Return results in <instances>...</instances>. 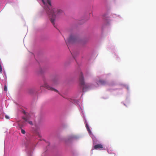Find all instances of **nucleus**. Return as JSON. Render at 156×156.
I'll return each mask as SVG.
<instances>
[{
    "instance_id": "f257e3e1",
    "label": "nucleus",
    "mask_w": 156,
    "mask_h": 156,
    "mask_svg": "<svg viewBox=\"0 0 156 156\" xmlns=\"http://www.w3.org/2000/svg\"><path fill=\"white\" fill-rule=\"evenodd\" d=\"M42 1L45 5L44 9L49 16L51 22L55 27L54 21L56 18V16L62 14L63 13V11L60 9H56L55 8H53L51 6V2L50 0H47L48 5L45 4L44 0H42Z\"/></svg>"
},
{
    "instance_id": "f03ea898",
    "label": "nucleus",
    "mask_w": 156,
    "mask_h": 156,
    "mask_svg": "<svg viewBox=\"0 0 156 156\" xmlns=\"http://www.w3.org/2000/svg\"><path fill=\"white\" fill-rule=\"evenodd\" d=\"M78 41V38L74 33L71 34L67 39L66 42L67 44L73 43Z\"/></svg>"
},
{
    "instance_id": "7ed1b4c3",
    "label": "nucleus",
    "mask_w": 156,
    "mask_h": 156,
    "mask_svg": "<svg viewBox=\"0 0 156 156\" xmlns=\"http://www.w3.org/2000/svg\"><path fill=\"white\" fill-rule=\"evenodd\" d=\"M79 81L80 84L83 87V92L85 91H86L85 89L87 88L88 87H87V86L86 84H85L84 78L83 76V75L82 73H80V76Z\"/></svg>"
},
{
    "instance_id": "20e7f679",
    "label": "nucleus",
    "mask_w": 156,
    "mask_h": 156,
    "mask_svg": "<svg viewBox=\"0 0 156 156\" xmlns=\"http://www.w3.org/2000/svg\"><path fill=\"white\" fill-rule=\"evenodd\" d=\"M42 87H45V88L47 89H48L49 90H52V91H55L56 92H57V93H58V90L55 89L54 88L50 86L46 83H44V85H43V86H41L40 87V88H41Z\"/></svg>"
},
{
    "instance_id": "39448f33",
    "label": "nucleus",
    "mask_w": 156,
    "mask_h": 156,
    "mask_svg": "<svg viewBox=\"0 0 156 156\" xmlns=\"http://www.w3.org/2000/svg\"><path fill=\"white\" fill-rule=\"evenodd\" d=\"M94 148L96 150H104V149L103 145L101 144H97L94 146Z\"/></svg>"
},
{
    "instance_id": "423d86ee",
    "label": "nucleus",
    "mask_w": 156,
    "mask_h": 156,
    "mask_svg": "<svg viewBox=\"0 0 156 156\" xmlns=\"http://www.w3.org/2000/svg\"><path fill=\"white\" fill-rule=\"evenodd\" d=\"M24 114L26 115V117H23V119H24V120H25V121L27 122H28L30 124L32 125V121H28V119L29 118V117L28 115L25 112H24Z\"/></svg>"
},
{
    "instance_id": "0eeeda50",
    "label": "nucleus",
    "mask_w": 156,
    "mask_h": 156,
    "mask_svg": "<svg viewBox=\"0 0 156 156\" xmlns=\"http://www.w3.org/2000/svg\"><path fill=\"white\" fill-rule=\"evenodd\" d=\"M99 84L101 85H105L106 84V82L105 80H100L98 81Z\"/></svg>"
},
{
    "instance_id": "6e6552de",
    "label": "nucleus",
    "mask_w": 156,
    "mask_h": 156,
    "mask_svg": "<svg viewBox=\"0 0 156 156\" xmlns=\"http://www.w3.org/2000/svg\"><path fill=\"white\" fill-rule=\"evenodd\" d=\"M86 128H87V130L89 132V133H91V131H90V129L89 128V126H88V124H86Z\"/></svg>"
},
{
    "instance_id": "1a4fd4ad",
    "label": "nucleus",
    "mask_w": 156,
    "mask_h": 156,
    "mask_svg": "<svg viewBox=\"0 0 156 156\" xmlns=\"http://www.w3.org/2000/svg\"><path fill=\"white\" fill-rule=\"evenodd\" d=\"M43 73V70L41 68H40L39 71L37 72V73L38 74H41Z\"/></svg>"
},
{
    "instance_id": "9d476101",
    "label": "nucleus",
    "mask_w": 156,
    "mask_h": 156,
    "mask_svg": "<svg viewBox=\"0 0 156 156\" xmlns=\"http://www.w3.org/2000/svg\"><path fill=\"white\" fill-rule=\"evenodd\" d=\"M20 128L21 129V132L22 133H23V134H25V131L23 129H22V127L21 126L20 127Z\"/></svg>"
},
{
    "instance_id": "9b49d317",
    "label": "nucleus",
    "mask_w": 156,
    "mask_h": 156,
    "mask_svg": "<svg viewBox=\"0 0 156 156\" xmlns=\"http://www.w3.org/2000/svg\"><path fill=\"white\" fill-rule=\"evenodd\" d=\"M51 82L53 85H55L56 84V81L55 80H53Z\"/></svg>"
},
{
    "instance_id": "f8f14e48",
    "label": "nucleus",
    "mask_w": 156,
    "mask_h": 156,
    "mask_svg": "<svg viewBox=\"0 0 156 156\" xmlns=\"http://www.w3.org/2000/svg\"><path fill=\"white\" fill-rule=\"evenodd\" d=\"M7 86L6 85L4 87V91H7Z\"/></svg>"
},
{
    "instance_id": "ddd939ff",
    "label": "nucleus",
    "mask_w": 156,
    "mask_h": 156,
    "mask_svg": "<svg viewBox=\"0 0 156 156\" xmlns=\"http://www.w3.org/2000/svg\"><path fill=\"white\" fill-rule=\"evenodd\" d=\"M5 118L6 119H9V117L7 115H5Z\"/></svg>"
}]
</instances>
